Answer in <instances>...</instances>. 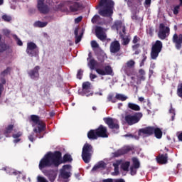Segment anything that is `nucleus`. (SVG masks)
<instances>
[{
  "label": "nucleus",
  "instance_id": "obj_28",
  "mask_svg": "<svg viewBox=\"0 0 182 182\" xmlns=\"http://www.w3.org/2000/svg\"><path fill=\"white\" fill-rule=\"evenodd\" d=\"M74 35L75 36V43L77 44L80 41H82V36H83V33L79 36V28H76L74 31Z\"/></svg>",
  "mask_w": 182,
  "mask_h": 182
},
{
  "label": "nucleus",
  "instance_id": "obj_54",
  "mask_svg": "<svg viewBox=\"0 0 182 182\" xmlns=\"http://www.w3.org/2000/svg\"><path fill=\"white\" fill-rule=\"evenodd\" d=\"M91 46L92 48H99V44H97V42H96V41H92Z\"/></svg>",
  "mask_w": 182,
  "mask_h": 182
},
{
  "label": "nucleus",
  "instance_id": "obj_60",
  "mask_svg": "<svg viewBox=\"0 0 182 182\" xmlns=\"http://www.w3.org/2000/svg\"><path fill=\"white\" fill-rule=\"evenodd\" d=\"M90 77L91 79V80H93V79H96V77H97V75H96L95 74H90Z\"/></svg>",
  "mask_w": 182,
  "mask_h": 182
},
{
  "label": "nucleus",
  "instance_id": "obj_20",
  "mask_svg": "<svg viewBox=\"0 0 182 182\" xmlns=\"http://www.w3.org/2000/svg\"><path fill=\"white\" fill-rule=\"evenodd\" d=\"M129 151H132V148L129 146H127L122 149L118 150L117 152L114 153V156L115 157H119V156H123V154H127Z\"/></svg>",
  "mask_w": 182,
  "mask_h": 182
},
{
  "label": "nucleus",
  "instance_id": "obj_19",
  "mask_svg": "<svg viewBox=\"0 0 182 182\" xmlns=\"http://www.w3.org/2000/svg\"><path fill=\"white\" fill-rule=\"evenodd\" d=\"M119 36L121 38L122 45L123 46H127V45L130 43V41H131L130 36H124L123 33L120 32Z\"/></svg>",
  "mask_w": 182,
  "mask_h": 182
},
{
  "label": "nucleus",
  "instance_id": "obj_22",
  "mask_svg": "<svg viewBox=\"0 0 182 182\" xmlns=\"http://www.w3.org/2000/svg\"><path fill=\"white\" fill-rule=\"evenodd\" d=\"M87 138L90 140H97L99 139V136L96 133V129H91L87 132Z\"/></svg>",
  "mask_w": 182,
  "mask_h": 182
},
{
  "label": "nucleus",
  "instance_id": "obj_8",
  "mask_svg": "<svg viewBox=\"0 0 182 182\" xmlns=\"http://www.w3.org/2000/svg\"><path fill=\"white\" fill-rule=\"evenodd\" d=\"M95 72L101 76H113V68L110 65L104 67V70L101 68L95 69Z\"/></svg>",
  "mask_w": 182,
  "mask_h": 182
},
{
  "label": "nucleus",
  "instance_id": "obj_15",
  "mask_svg": "<svg viewBox=\"0 0 182 182\" xmlns=\"http://www.w3.org/2000/svg\"><path fill=\"white\" fill-rule=\"evenodd\" d=\"M37 8L41 14H48L49 9L45 5V0H38Z\"/></svg>",
  "mask_w": 182,
  "mask_h": 182
},
{
  "label": "nucleus",
  "instance_id": "obj_38",
  "mask_svg": "<svg viewBox=\"0 0 182 182\" xmlns=\"http://www.w3.org/2000/svg\"><path fill=\"white\" fill-rule=\"evenodd\" d=\"M60 174L62 178H64V180H66L70 177V172L65 171V170L62 171Z\"/></svg>",
  "mask_w": 182,
  "mask_h": 182
},
{
  "label": "nucleus",
  "instance_id": "obj_2",
  "mask_svg": "<svg viewBox=\"0 0 182 182\" xmlns=\"http://www.w3.org/2000/svg\"><path fill=\"white\" fill-rule=\"evenodd\" d=\"M114 7V1L113 0H100L96 9L98 14L104 18H110L113 15V8Z\"/></svg>",
  "mask_w": 182,
  "mask_h": 182
},
{
  "label": "nucleus",
  "instance_id": "obj_9",
  "mask_svg": "<svg viewBox=\"0 0 182 182\" xmlns=\"http://www.w3.org/2000/svg\"><path fill=\"white\" fill-rule=\"evenodd\" d=\"M154 130V127L149 126L144 128L139 129L138 131L139 136H144V137H150L153 136V132Z\"/></svg>",
  "mask_w": 182,
  "mask_h": 182
},
{
  "label": "nucleus",
  "instance_id": "obj_10",
  "mask_svg": "<svg viewBox=\"0 0 182 182\" xmlns=\"http://www.w3.org/2000/svg\"><path fill=\"white\" fill-rule=\"evenodd\" d=\"M103 120L106 124H107L109 129H119V122L112 117H105Z\"/></svg>",
  "mask_w": 182,
  "mask_h": 182
},
{
  "label": "nucleus",
  "instance_id": "obj_34",
  "mask_svg": "<svg viewBox=\"0 0 182 182\" xmlns=\"http://www.w3.org/2000/svg\"><path fill=\"white\" fill-rule=\"evenodd\" d=\"M116 99H117V100H120L121 102H126V100H127L128 97H127V96H126L123 94H116Z\"/></svg>",
  "mask_w": 182,
  "mask_h": 182
},
{
  "label": "nucleus",
  "instance_id": "obj_6",
  "mask_svg": "<svg viewBox=\"0 0 182 182\" xmlns=\"http://www.w3.org/2000/svg\"><path fill=\"white\" fill-rule=\"evenodd\" d=\"M141 117H143V113L136 112L133 115L132 114L126 115L124 117V120L126 123H127L128 126H133V124H136V123H139Z\"/></svg>",
  "mask_w": 182,
  "mask_h": 182
},
{
  "label": "nucleus",
  "instance_id": "obj_5",
  "mask_svg": "<svg viewBox=\"0 0 182 182\" xmlns=\"http://www.w3.org/2000/svg\"><path fill=\"white\" fill-rule=\"evenodd\" d=\"M161 50H163V43L157 40L151 46L150 53L151 59L156 60L159 58V55H160Z\"/></svg>",
  "mask_w": 182,
  "mask_h": 182
},
{
  "label": "nucleus",
  "instance_id": "obj_40",
  "mask_svg": "<svg viewBox=\"0 0 182 182\" xmlns=\"http://www.w3.org/2000/svg\"><path fill=\"white\" fill-rule=\"evenodd\" d=\"M13 38L16 41V42L18 46H22L23 45V43L22 42V41H21V38H18V36H16V34H14Z\"/></svg>",
  "mask_w": 182,
  "mask_h": 182
},
{
  "label": "nucleus",
  "instance_id": "obj_12",
  "mask_svg": "<svg viewBox=\"0 0 182 182\" xmlns=\"http://www.w3.org/2000/svg\"><path fill=\"white\" fill-rule=\"evenodd\" d=\"M95 132L98 137H102V139H107V137H109L107 128L102 124L100 125L98 128L95 129Z\"/></svg>",
  "mask_w": 182,
  "mask_h": 182
},
{
  "label": "nucleus",
  "instance_id": "obj_39",
  "mask_svg": "<svg viewBox=\"0 0 182 182\" xmlns=\"http://www.w3.org/2000/svg\"><path fill=\"white\" fill-rule=\"evenodd\" d=\"M11 70H12V68L8 67L6 70H4V71L1 72V75L4 77H5V76H6L7 75H10L11 74Z\"/></svg>",
  "mask_w": 182,
  "mask_h": 182
},
{
  "label": "nucleus",
  "instance_id": "obj_7",
  "mask_svg": "<svg viewBox=\"0 0 182 182\" xmlns=\"http://www.w3.org/2000/svg\"><path fill=\"white\" fill-rule=\"evenodd\" d=\"M170 35V28L164 25V23H161L159 25V31L158 33V38L161 41H164Z\"/></svg>",
  "mask_w": 182,
  "mask_h": 182
},
{
  "label": "nucleus",
  "instance_id": "obj_57",
  "mask_svg": "<svg viewBox=\"0 0 182 182\" xmlns=\"http://www.w3.org/2000/svg\"><path fill=\"white\" fill-rule=\"evenodd\" d=\"M146 59H147V56H146V55H143V59H142L141 63V66L144 65V62H146Z\"/></svg>",
  "mask_w": 182,
  "mask_h": 182
},
{
  "label": "nucleus",
  "instance_id": "obj_56",
  "mask_svg": "<svg viewBox=\"0 0 182 182\" xmlns=\"http://www.w3.org/2000/svg\"><path fill=\"white\" fill-rule=\"evenodd\" d=\"M82 19H83V17L79 16L75 19V23H79V22H82Z\"/></svg>",
  "mask_w": 182,
  "mask_h": 182
},
{
  "label": "nucleus",
  "instance_id": "obj_23",
  "mask_svg": "<svg viewBox=\"0 0 182 182\" xmlns=\"http://www.w3.org/2000/svg\"><path fill=\"white\" fill-rule=\"evenodd\" d=\"M122 160H117L114 163L112 164L114 167V176H119L120 171H119V166L122 164Z\"/></svg>",
  "mask_w": 182,
  "mask_h": 182
},
{
  "label": "nucleus",
  "instance_id": "obj_36",
  "mask_svg": "<svg viewBox=\"0 0 182 182\" xmlns=\"http://www.w3.org/2000/svg\"><path fill=\"white\" fill-rule=\"evenodd\" d=\"M132 163L134 168H140V161H139V159L136 157L132 159Z\"/></svg>",
  "mask_w": 182,
  "mask_h": 182
},
{
  "label": "nucleus",
  "instance_id": "obj_53",
  "mask_svg": "<svg viewBox=\"0 0 182 182\" xmlns=\"http://www.w3.org/2000/svg\"><path fill=\"white\" fill-rule=\"evenodd\" d=\"M35 133L32 132L29 136H28V140H30V141H31V143H33V141H35Z\"/></svg>",
  "mask_w": 182,
  "mask_h": 182
},
{
  "label": "nucleus",
  "instance_id": "obj_1",
  "mask_svg": "<svg viewBox=\"0 0 182 182\" xmlns=\"http://www.w3.org/2000/svg\"><path fill=\"white\" fill-rule=\"evenodd\" d=\"M62 164V161H60V151H55L54 152H48L44 155V156L40 160L38 164V168L43 172V171L47 170L49 167H59Z\"/></svg>",
  "mask_w": 182,
  "mask_h": 182
},
{
  "label": "nucleus",
  "instance_id": "obj_33",
  "mask_svg": "<svg viewBox=\"0 0 182 182\" xmlns=\"http://www.w3.org/2000/svg\"><path fill=\"white\" fill-rule=\"evenodd\" d=\"M48 25V22H42L41 21L34 23L35 28H45Z\"/></svg>",
  "mask_w": 182,
  "mask_h": 182
},
{
  "label": "nucleus",
  "instance_id": "obj_21",
  "mask_svg": "<svg viewBox=\"0 0 182 182\" xmlns=\"http://www.w3.org/2000/svg\"><path fill=\"white\" fill-rule=\"evenodd\" d=\"M60 161L61 164L63 163H72V161H73V159H72V155L65 154L62 159V152H60Z\"/></svg>",
  "mask_w": 182,
  "mask_h": 182
},
{
  "label": "nucleus",
  "instance_id": "obj_43",
  "mask_svg": "<svg viewBox=\"0 0 182 182\" xmlns=\"http://www.w3.org/2000/svg\"><path fill=\"white\" fill-rule=\"evenodd\" d=\"M90 89V82H85L82 83V90H89Z\"/></svg>",
  "mask_w": 182,
  "mask_h": 182
},
{
  "label": "nucleus",
  "instance_id": "obj_32",
  "mask_svg": "<svg viewBox=\"0 0 182 182\" xmlns=\"http://www.w3.org/2000/svg\"><path fill=\"white\" fill-rule=\"evenodd\" d=\"M97 65V61L93 58L90 60V61L88 63V66H89L90 69H91L92 70H93L95 69V68H96Z\"/></svg>",
  "mask_w": 182,
  "mask_h": 182
},
{
  "label": "nucleus",
  "instance_id": "obj_51",
  "mask_svg": "<svg viewBox=\"0 0 182 182\" xmlns=\"http://www.w3.org/2000/svg\"><path fill=\"white\" fill-rule=\"evenodd\" d=\"M70 10L71 12H77V11H79V8H77L76 5H73L70 6Z\"/></svg>",
  "mask_w": 182,
  "mask_h": 182
},
{
  "label": "nucleus",
  "instance_id": "obj_55",
  "mask_svg": "<svg viewBox=\"0 0 182 182\" xmlns=\"http://www.w3.org/2000/svg\"><path fill=\"white\" fill-rule=\"evenodd\" d=\"M132 48L133 50H137L140 48V43L134 44Z\"/></svg>",
  "mask_w": 182,
  "mask_h": 182
},
{
  "label": "nucleus",
  "instance_id": "obj_37",
  "mask_svg": "<svg viewBox=\"0 0 182 182\" xmlns=\"http://www.w3.org/2000/svg\"><path fill=\"white\" fill-rule=\"evenodd\" d=\"M129 167H130L129 161H126L121 164V168H122L124 171H129Z\"/></svg>",
  "mask_w": 182,
  "mask_h": 182
},
{
  "label": "nucleus",
  "instance_id": "obj_29",
  "mask_svg": "<svg viewBox=\"0 0 182 182\" xmlns=\"http://www.w3.org/2000/svg\"><path fill=\"white\" fill-rule=\"evenodd\" d=\"M128 107L134 112H140V106L137 105V104L129 102Z\"/></svg>",
  "mask_w": 182,
  "mask_h": 182
},
{
  "label": "nucleus",
  "instance_id": "obj_11",
  "mask_svg": "<svg viewBox=\"0 0 182 182\" xmlns=\"http://www.w3.org/2000/svg\"><path fill=\"white\" fill-rule=\"evenodd\" d=\"M172 42L174 43L176 49L180 50L182 48V34L178 35L176 33L173 34Z\"/></svg>",
  "mask_w": 182,
  "mask_h": 182
},
{
  "label": "nucleus",
  "instance_id": "obj_30",
  "mask_svg": "<svg viewBox=\"0 0 182 182\" xmlns=\"http://www.w3.org/2000/svg\"><path fill=\"white\" fill-rule=\"evenodd\" d=\"M107 102H110L111 103H116V102H117V98H116V95L114 97V94L110 93L107 95Z\"/></svg>",
  "mask_w": 182,
  "mask_h": 182
},
{
  "label": "nucleus",
  "instance_id": "obj_16",
  "mask_svg": "<svg viewBox=\"0 0 182 182\" xmlns=\"http://www.w3.org/2000/svg\"><path fill=\"white\" fill-rule=\"evenodd\" d=\"M109 50L111 53H117L118 52H120V43H119V41H114L111 43Z\"/></svg>",
  "mask_w": 182,
  "mask_h": 182
},
{
  "label": "nucleus",
  "instance_id": "obj_64",
  "mask_svg": "<svg viewBox=\"0 0 182 182\" xmlns=\"http://www.w3.org/2000/svg\"><path fill=\"white\" fill-rule=\"evenodd\" d=\"M178 139L179 141H182V132L178 134Z\"/></svg>",
  "mask_w": 182,
  "mask_h": 182
},
{
  "label": "nucleus",
  "instance_id": "obj_52",
  "mask_svg": "<svg viewBox=\"0 0 182 182\" xmlns=\"http://www.w3.org/2000/svg\"><path fill=\"white\" fill-rule=\"evenodd\" d=\"M21 136H22V132H18L16 134H14L12 135V137L14 139H19V137H21Z\"/></svg>",
  "mask_w": 182,
  "mask_h": 182
},
{
  "label": "nucleus",
  "instance_id": "obj_17",
  "mask_svg": "<svg viewBox=\"0 0 182 182\" xmlns=\"http://www.w3.org/2000/svg\"><path fill=\"white\" fill-rule=\"evenodd\" d=\"M156 161L159 164H167L168 162V154H159L156 156Z\"/></svg>",
  "mask_w": 182,
  "mask_h": 182
},
{
  "label": "nucleus",
  "instance_id": "obj_14",
  "mask_svg": "<svg viewBox=\"0 0 182 182\" xmlns=\"http://www.w3.org/2000/svg\"><path fill=\"white\" fill-rule=\"evenodd\" d=\"M95 35L97 38L100 39V41H106V38H107L106 33H105V28H103V27L101 26H97L95 28Z\"/></svg>",
  "mask_w": 182,
  "mask_h": 182
},
{
  "label": "nucleus",
  "instance_id": "obj_59",
  "mask_svg": "<svg viewBox=\"0 0 182 182\" xmlns=\"http://www.w3.org/2000/svg\"><path fill=\"white\" fill-rule=\"evenodd\" d=\"M2 92H4V85L0 83V97L2 96Z\"/></svg>",
  "mask_w": 182,
  "mask_h": 182
},
{
  "label": "nucleus",
  "instance_id": "obj_49",
  "mask_svg": "<svg viewBox=\"0 0 182 182\" xmlns=\"http://www.w3.org/2000/svg\"><path fill=\"white\" fill-rule=\"evenodd\" d=\"M99 18H100L99 15H95L91 19V22L92 23H96V22H97V21L99 20Z\"/></svg>",
  "mask_w": 182,
  "mask_h": 182
},
{
  "label": "nucleus",
  "instance_id": "obj_31",
  "mask_svg": "<svg viewBox=\"0 0 182 182\" xmlns=\"http://www.w3.org/2000/svg\"><path fill=\"white\" fill-rule=\"evenodd\" d=\"M26 53L28 56H38V53H39V51L38 50V48L32 49V50H26Z\"/></svg>",
  "mask_w": 182,
  "mask_h": 182
},
{
  "label": "nucleus",
  "instance_id": "obj_35",
  "mask_svg": "<svg viewBox=\"0 0 182 182\" xmlns=\"http://www.w3.org/2000/svg\"><path fill=\"white\" fill-rule=\"evenodd\" d=\"M32 49H38V46L33 42L28 43L26 50H32Z\"/></svg>",
  "mask_w": 182,
  "mask_h": 182
},
{
  "label": "nucleus",
  "instance_id": "obj_44",
  "mask_svg": "<svg viewBox=\"0 0 182 182\" xmlns=\"http://www.w3.org/2000/svg\"><path fill=\"white\" fill-rule=\"evenodd\" d=\"M2 19L5 22H11V21H12V17H11V16L4 14L2 16Z\"/></svg>",
  "mask_w": 182,
  "mask_h": 182
},
{
  "label": "nucleus",
  "instance_id": "obj_50",
  "mask_svg": "<svg viewBox=\"0 0 182 182\" xmlns=\"http://www.w3.org/2000/svg\"><path fill=\"white\" fill-rule=\"evenodd\" d=\"M7 48L6 44L0 43V53L5 52Z\"/></svg>",
  "mask_w": 182,
  "mask_h": 182
},
{
  "label": "nucleus",
  "instance_id": "obj_42",
  "mask_svg": "<svg viewBox=\"0 0 182 182\" xmlns=\"http://www.w3.org/2000/svg\"><path fill=\"white\" fill-rule=\"evenodd\" d=\"M177 95L178 97H181L182 99V83L178 85Z\"/></svg>",
  "mask_w": 182,
  "mask_h": 182
},
{
  "label": "nucleus",
  "instance_id": "obj_26",
  "mask_svg": "<svg viewBox=\"0 0 182 182\" xmlns=\"http://www.w3.org/2000/svg\"><path fill=\"white\" fill-rule=\"evenodd\" d=\"M14 127H15L14 124H9L5 128L4 134L6 137H9V134H11L12 130H14Z\"/></svg>",
  "mask_w": 182,
  "mask_h": 182
},
{
  "label": "nucleus",
  "instance_id": "obj_45",
  "mask_svg": "<svg viewBox=\"0 0 182 182\" xmlns=\"http://www.w3.org/2000/svg\"><path fill=\"white\" fill-rule=\"evenodd\" d=\"M82 76H83V70L82 69L78 70L77 73V79H79L80 80H82Z\"/></svg>",
  "mask_w": 182,
  "mask_h": 182
},
{
  "label": "nucleus",
  "instance_id": "obj_13",
  "mask_svg": "<svg viewBox=\"0 0 182 182\" xmlns=\"http://www.w3.org/2000/svg\"><path fill=\"white\" fill-rule=\"evenodd\" d=\"M39 70H41V67L36 65L33 69L30 70L28 72V75L33 80H38L40 76Z\"/></svg>",
  "mask_w": 182,
  "mask_h": 182
},
{
  "label": "nucleus",
  "instance_id": "obj_3",
  "mask_svg": "<svg viewBox=\"0 0 182 182\" xmlns=\"http://www.w3.org/2000/svg\"><path fill=\"white\" fill-rule=\"evenodd\" d=\"M30 122H32V126H37L33 129V132L36 134V137L38 139L43 138V135L41 134L46 130V123L43 120H41L39 116L35 114L31 115Z\"/></svg>",
  "mask_w": 182,
  "mask_h": 182
},
{
  "label": "nucleus",
  "instance_id": "obj_48",
  "mask_svg": "<svg viewBox=\"0 0 182 182\" xmlns=\"http://www.w3.org/2000/svg\"><path fill=\"white\" fill-rule=\"evenodd\" d=\"M140 41V37L134 36L132 40V43L137 44Z\"/></svg>",
  "mask_w": 182,
  "mask_h": 182
},
{
  "label": "nucleus",
  "instance_id": "obj_61",
  "mask_svg": "<svg viewBox=\"0 0 182 182\" xmlns=\"http://www.w3.org/2000/svg\"><path fill=\"white\" fill-rule=\"evenodd\" d=\"M63 168V170H69V168H70V165H64Z\"/></svg>",
  "mask_w": 182,
  "mask_h": 182
},
{
  "label": "nucleus",
  "instance_id": "obj_62",
  "mask_svg": "<svg viewBox=\"0 0 182 182\" xmlns=\"http://www.w3.org/2000/svg\"><path fill=\"white\" fill-rule=\"evenodd\" d=\"M115 26H117V28H119V26H120V25H122V21H116L114 23Z\"/></svg>",
  "mask_w": 182,
  "mask_h": 182
},
{
  "label": "nucleus",
  "instance_id": "obj_25",
  "mask_svg": "<svg viewBox=\"0 0 182 182\" xmlns=\"http://www.w3.org/2000/svg\"><path fill=\"white\" fill-rule=\"evenodd\" d=\"M105 167H106V163L102 161H100L97 165H95L94 167L92 168L91 171H92V173H95V171H97L99 168H105Z\"/></svg>",
  "mask_w": 182,
  "mask_h": 182
},
{
  "label": "nucleus",
  "instance_id": "obj_4",
  "mask_svg": "<svg viewBox=\"0 0 182 182\" xmlns=\"http://www.w3.org/2000/svg\"><path fill=\"white\" fill-rule=\"evenodd\" d=\"M93 146L90 144H85L82 151V159L86 164L90 163L92 156H93Z\"/></svg>",
  "mask_w": 182,
  "mask_h": 182
},
{
  "label": "nucleus",
  "instance_id": "obj_18",
  "mask_svg": "<svg viewBox=\"0 0 182 182\" xmlns=\"http://www.w3.org/2000/svg\"><path fill=\"white\" fill-rule=\"evenodd\" d=\"M43 173L46 177H48L50 182H53L56 180V173L52 170H44L43 171Z\"/></svg>",
  "mask_w": 182,
  "mask_h": 182
},
{
  "label": "nucleus",
  "instance_id": "obj_46",
  "mask_svg": "<svg viewBox=\"0 0 182 182\" xmlns=\"http://www.w3.org/2000/svg\"><path fill=\"white\" fill-rule=\"evenodd\" d=\"M37 181L38 182H49V181H48L46 178H45L43 176H37Z\"/></svg>",
  "mask_w": 182,
  "mask_h": 182
},
{
  "label": "nucleus",
  "instance_id": "obj_63",
  "mask_svg": "<svg viewBox=\"0 0 182 182\" xmlns=\"http://www.w3.org/2000/svg\"><path fill=\"white\" fill-rule=\"evenodd\" d=\"M103 182H113V179L112 178L104 179Z\"/></svg>",
  "mask_w": 182,
  "mask_h": 182
},
{
  "label": "nucleus",
  "instance_id": "obj_47",
  "mask_svg": "<svg viewBox=\"0 0 182 182\" xmlns=\"http://www.w3.org/2000/svg\"><path fill=\"white\" fill-rule=\"evenodd\" d=\"M130 173H131V176H136L137 173V168H134V166H131Z\"/></svg>",
  "mask_w": 182,
  "mask_h": 182
},
{
  "label": "nucleus",
  "instance_id": "obj_24",
  "mask_svg": "<svg viewBox=\"0 0 182 182\" xmlns=\"http://www.w3.org/2000/svg\"><path fill=\"white\" fill-rule=\"evenodd\" d=\"M153 134H154L156 139H161L163 137V132L159 127H154Z\"/></svg>",
  "mask_w": 182,
  "mask_h": 182
},
{
  "label": "nucleus",
  "instance_id": "obj_41",
  "mask_svg": "<svg viewBox=\"0 0 182 182\" xmlns=\"http://www.w3.org/2000/svg\"><path fill=\"white\" fill-rule=\"evenodd\" d=\"M126 65H127V68L132 69V68H134V65H136V62H134V60H130L127 62Z\"/></svg>",
  "mask_w": 182,
  "mask_h": 182
},
{
  "label": "nucleus",
  "instance_id": "obj_27",
  "mask_svg": "<svg viewBox=\"0 0 182 182\" xmlns=\"http://www.w3.org/2000/svg\"><path fill=\"white\" fill-rule=\"evenodd\" d=\"M181 6H182V0H179V4L173 6V9H171V11L173 15H178V14L180 13Z\"/></svg>",
  "mask_w": 182,
  "mask_h": 182
},
{
  "label": "nucleus",
  "instance_id": "obj_58",
  "mask_svg": "<svg viewBox=\"0 0 182 182\" xmlns=\"http://www.w3.org/2000/svg\"><path fill=\"white\" fill-rule=\"evenodd\" d=\"M144 5L150 6V5H151V0H145Z\"/></svg>",
  "mask_w": 182,
  "mask_h": 182
}]
</instances>
